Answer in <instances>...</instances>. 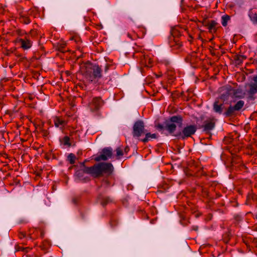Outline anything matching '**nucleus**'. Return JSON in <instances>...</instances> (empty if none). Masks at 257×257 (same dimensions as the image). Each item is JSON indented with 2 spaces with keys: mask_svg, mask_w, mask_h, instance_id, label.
Instances as JSON below:
<instances>
[{
  "mask_svg": "<svg viewBox=\"0 0 257 257\" xmlns=\"http://www.w3.org/2000/svg\"><path fill=\"white\" fill-rule=\"evenodd\" d=\"M215 121L212 119H207L204 121L202 125L203 131L206 133H209L210 131L213 130L215 126Z\"/></svg>",
  "mask_w": 257,
  "mask_h": 257,
  "instance_id": "nucleus-10",
  "label": "nucleus"
},
{
  "mask_svg": "<svg viewBox=\"0 0 257 257\" xmlns=\"http://www.w3.org/2000/svg\"><path fill=\"white\" fill-rule=\"evenodd\" d=\"M157 135L156 134H151V133H147L146 137L144 139L142 140V141L144 143L148 142L151 139H156Z\"/></svg>",
  "mask_w": 257,
  "mask_h": 257,
  "instance_id": "nucleus-15",
  "label": "nucleus"
},
{
  "mask_svg": "<svg viewBox=\"0 0 257 257\" xmlns=\"http://www.w3.org/2000/svg\"><path fill=\"white\" fill-rule=\"evenodd\" d=\"M244 102L243 100L238 101L234 105H230L223 113L226 117H231L236 115V112L238 111L243 107Z\"/></svg>",
  "mask_w": 257,
  "mask_h": 257,
  "instance_id": "nucleus-4",
  "label": "nucleus"
},
{
  "mask_svg": "<svg viewBox=\"0 0 257 257\" xmlns=\"http://www.w3.org/2000/svg\"><path fill=\"white\" fill-rule=\"evenodd\" d=\"M129 148L128 147H126L125 149H124V152L125 153H127V152H128L129 151Z\"/></svg>",
  "mask_w": 257,
  "mask_h": 257,
  "instance_id": "nucleus-36",
  "label": "nucleus"
},
{
  "mask_svg": "<svg viewBox=\"0 0 257 257\" xmlns=\"http://www.w3.org/2000/svg\"><path fill=\"white\" fill-rule=\"evenodd\" d=\"M256 230H257V227H256Z\"/></svg>",
  "mask_w": 257,
  "mask_h": 257,
  "instance_id": "nucleus-42",
  "label": "nucleus"
},
{
  "mask_svg": "<svg viewBox=\"0 0 257 257\" xmlns=\"http://www.w3.org/2000/svg\"><path fill=\"white\" fill-rule=\"evenodd\" d=\"M248 93L250 95H253L257 93V84L252 83L249 85Z\"/></svg>",
  "mask_w": 257,
  "mask_h": 257,
  "instance_id": "nucleus-16",
  "label": "nucleus"
},
{
  "mask_svg": "<svg viewBox=\"0 0 257 257\" xmlns=\"http://www.w3.org/2000/svg\"><path fill=\"white\" fill-rule=\"evenodd\" d=\"M116 156L118 158H119L120 156H122L123 155L122 150L120 147H118L116 149Z\"/></svg>",
  "mask_w": 257,
  "mask_h": 257,
  "instance_id": "nucleus-25",
  "label": "nucleus"
},
{
  "mask_svg": "<svg viewBox=\"0 0 257 257\" xmlns=\"http://www.w3.org/2000/svg\"><path fill=\"white\" fill-rule=\"evenodd\" d=\"M19 236L20 238H24L26 236V234L24 232H20L19 234Z\"/></svg>",
  "mask_w": 257,
  "mask_h": 257,
  "instance_id": "nucleus-31",
  "label": "nucleus"
},
{
  "mask_svg": "<svg viewBox=\"0 0 257 257\" xmlns=\"http://www.w3.org/2000/svg\"><path fill=\"white\" fill-rule=\"evenodd\" d=\"M145 134L144 123L142 120L136 121L133 126V136L134 138H138Z\"/></svg>",
  "mask_w": 257,
  "mask_h": 257,
  "instance_id": "nucleus-6",
  "label": "nucleus"
},
{
  "mask_svg": "<svg viewBox=\"0 0 257 257\" xmlns=\"http://www.w3.org/2000/svg\"><path fill=\"white\" fill-rule=\"evenodd\" d=\"M70 138L68 136H65L62 139V143L65 146H70Z\"/></svg>",
  "mask_w": 257,
  "mask_h": 257,
  "instance_id": "nucleus-23",
  "label": "nucleus"
},
{
  "mask_svg": "<svg viewBox=\"0 0 257 257\" xmlns=\"http://www.w3.org/2000/svg\"><path fill=\"white\" fill-rule=\"evenodd\" d=\"M28 247H26V248H24V247H21V246H17V247L16 248V249L19 251V250H22V251H26V252H27L28 251Z\"/></svg>",
  "mask_w": 257,
  "mask_h": 257,
  "instance_id": "nucleus-28",
  "label": "nucleus"
},
{
  "mask_svg": "<svg viewBox=\"0 0 257 257\" xmlns=\"http://www.w3.org/2000/svg\"><path fill=\"white\" fill-rule=\"evenodd\" d=\"M255 116H257V112H254V113H253L251 115V116H250V118L251 119H253V118H254V117H255Z\"/></svg>",
  "mask_w": 257,
  "mask_h": 257,
  "instance_id": "nucleus-33",
  "label": "nucleus"
},
{
  "mask_svg": "<svg viewBox=\"0 0 257 257\" xmlns=\"http://www.w3.org/2000/svg\"><path fill=\"white\" fill-rule=\"evenodd\" d=\"M193 229L194 230H198V227L197 226H194L193 228Z\"/></svg>",
  "mask_w": 257,
  "mask_h": 257,
  "instance_id": "nucleus-37",
  "label": "nucleus"
},
{
  "mask_svg": "<svg viewBox=\"0 0 257 257\" xmlns=\"http://www.w3.org/2000/svg\"><path fill=\"white\" fill-rule=\"evenodd\" d=\"M136 34H131L129 33H127V36L128 38H130L131 39L133 40L134 39V37L135 36Z\"/></svg>",
  "mask_w": 257,
  "mask_h": 257,
  "instance_id": "nucleus-30",
  "label": "nucleus"
},
{
  "mask_svg": "<svg viewBox=\"0 0 257 257\" xmlns=\"http://www.w3.org/2000/svg\"><path fill=\"white\" fill-rule=\"evenodd\" d=\"M253 81H254V83L257 84V75L254 76L253 78Z\"/></svg>",
  "mask_w": 257,
  "mask_h": 257,
  "instance_id": "nucleus-35",
  "label": "nucleus"
},
{
  "mask_svg": "<svg viewBox=\"0 0 257 257\" xmlns=\"http://www.w3.org/2000/svg\"><path fill=\"white\" fill-rule=\"evenodd\" d=\"M112 155V149L110 147L103 149L101 152L100 155L96 157L94 160L97 162L100 161H106L110 158Z\"/></svg>",
  "mask_w": 257,
  "mask_h": 257,
  "instance_id": "nucleus-7",
  "label": "nucleus"
},
{
  "mask_svg": "<svg viewBox=\"0 0 257 257\" xmlns=\"http://www.w3.org/2000/svg\"><path fill=\"white\" fill-rule=\"evenodd\" d=\"M217 23L215 21H211V23L208 25V28L209 30H211L215 28L217 25Z\"/></svg>",
  "mask_w": 257,
  "mask_h": 257,
  "instance_id": "nucleus-24",
  "label": "nucleus"
},
{
  "mask_svg": "<svg viewBox=\"0 0 257 257\" xmlns=\"http://www.w3.org/2000/svg\"><path fill=\"white\" fill-rule=\"evenodd\" d=\"M49 245V242L47 241H45L43 242V245L41 246L42 249L46 250Z\"/></svg>",
  "mask_w": 257,
  "mask_h": 257,
  "instance_id": "nucleus-26",
  "label": "nucleus"
},
{
  "mask_svg": "<svg viewBox=\"0 0 257 257\" xmlns=\"http://www.w3.org/2000/svg\"><path fill=\"white\" fill-rule=\"evenodd\" d=\"M67 160L70 164H74L75 163L76 156L74 154L71 153L68 155Z\"/></svg>",
  "mask_w": 257,
  "mask_h": 257,
  "instance_id": "nucleus-20",
  "label": "nucleus"
},
{
  "mask_svg": "<svg viewBox=\"0 0 257 257\" xmlns=\"http://www.w3.org/2000/svg\"><path fill=\"white\" fill-rule=\"evenodd\" d=\"M224 96H225V95H224V94H222V95H221V98H224Z\"/></svg>",
  "mask_w": 257,
  "mask_h": 257,
  "instance_id": "nucleus-38",
  "label": "nucleus"
},
{
  "mask_svg": "<svg viewBox=\"0 0 257 257\" xmlns=\"http://www.w3.org/2000/svg\"><path fill=\"white\" fill-rule=\"evenodd\" d=\"M84 179L85 180H88V179H86V178H84Z\"/></svg>",
  "mask_w": 257,
  "mask_h": 257,
  "instance_id": "nucleus-40",
  "label": "nucleus"
},
{
  "mask_svg": "<svg viewBox=\"0 0 257 257\" xmlns=\"http://www.w3.org/2000/svg\"><path fill=\"white\" fill-rule=\"evenodd\" d=\"M113 170V167L111 163H99L90 167H85L83 170L77 171L75 174L80 180H83L82 177L84 173L90 174L97 178L102 176L103 174L109 175Z\"/></svg>",
  "mask_w": 257,
  "mask_h": 257,
  "instance_id": "nucleus-1",
  "label": "nucleus"
},
{
  "mask_svg": "<svg viewBox=\"0 0 257 257\" xmlns=\"http://www.w3.org/2000/svg\"><path fill=\"white\" fill-rule=\"evenodd\" d=\"M255 218L257 219V215L255 216Z\"/></svg>",
  "mask_w": 257,
  "mask_h": 257,
  "instance_id": "nucleus-41",
  "label": "nucleus"
},
{
  "mask_svg": "<svg viewBox=\"0 0 257 257\" xmlns=\"http://www.w3.org/2000/svg\"><path fill=\"white\" fill-rule=\"evenodd\" d=\"M20 42L21 43V47L24 49H28L30 48L32 46L31 42L29 40H24L23 39H21L20 40Z\"/></svg>",
  "mask_w": 257,
  "mask_h": 257,
  "instance_id": "nucleus-13",
  "label": "nucleus"
},
{
  "mask_svg": "<svg viewBox=\"0 0 257 257\" xmlns=\"http://www.w3.org/2000/svg\"><path fill=\"white\" fill-rule=\"evenodd\" d=\"M224 109V106L223 103H218V101H215L213 104L214 111L219 114H221Z\"/></svg>",
  "mask_w": 257,
  "mask_h": 257,
  "instance_id": "nucleus-11",
  "label": "nucleus"
},
{
  "mask_svg": "<svg viewBox=\"0 0 257 257\" xmlns=\"http://www.w3.org/2000/svg\"><path fill=\"white\" fill-rule=\"evenodd\" d=\"M171 47H174V49H179L182 46L181 43L178 40H175L170 43Z\"/></svg>",
  "mask_w": 257,
  "mask_h": 257,
  "instance_id": "nucleus-18",
  "label": "nucleus"
},
{
  "mask_svg": "<svg viewBox=\"0 0 257 257\" xmlns=\"http://www.w3.org/2000/svg\"><path fill=\"white\" fill-rule=\"evenodd\" d=\"M54 124L56 127H59L60 126H64L65 124V122L59 117H56L54 119Z\"/></svg>",
  "mask_w": 257,
  "mask_h": 257,
  "instance_id": "nucleus-17",
  "label": "nucleus"
},
{
  "mask_svg": "<svg viewBox=\"0 0 257 257\" xmlns=\"http://www.w3.org/2000/svg\"><path fill=\"white\" fill-rule=\"evenodd\" d=\"M171 122H166L165 125V130L167 131L170 134H173L176 128V125L174 123H177L181 125L182 124L183 119L181 116H173L170 118Z\"/></svg>",
  "mask_w": 257,
  "mask_h": 257,
  "instance_id": "nucleus-3",
  "label": "nucleus"
},
{
  "mask_svg": "<svg viewBox=\"0 0 257 257\" xmlns=\"http://www.w3.org/2000/svg\"><path fill=\"white\" fill-rule=\"evenodd\" d=\"M103 101L100 97H96L92 99L89 103V106L91 111L98 110L103 104Z\"/></svg>",
  "mask_w": 257,
  "mask_h": 257,
  "instance_id": "nucleus-8",
  "label": "nucleus"
},
{
  "mask_svg": "<svg viewBox=\"0 0 257 257\" xmlns=\"http://www.w3.org/2000/svg\"><path fill=\"white\" fill-rule=\"evenodd\" d=\"M73 201L74 203H76V200L75 199H73Z\"/></svg>",
  "mask_w": 257,
  "mask_h": 257,
  "instance_id": "nucleus-39",
  "label": "nucleus"
},
{
  "mask_svg": "<svg viewBox=\"0 0 257 257\" xmlns=\"http://www.w3.org/2000/svg\"><path fill=\"white\" fill-rule=\"evenodd\" d=\"M110 66V65L106 64L104 68V72H107Z\"/></svg>",
  "mask_w": 257,
  "mask_h": 257,
  "instance_id": "nucleus-32",
  "label": "nucleus"
},
{
  "mask_svg": "<svg viewBox=\"0 0 257 257\" xmlns=\"http://www.w3.org/2000/svg\"><path fill=\"white\" fill-rule=\"evenodd\" d=\"M245 59L246 57L244 55H235L234 59L236 65H240Z\"/></svg>",
  "mask_w": 257,
  "mask_h": 257,
  "instance_id": "nucleus-14",
  "label": "nucleus"
},
{
  "mask_svg": "<svg viewBox=\"0 0 257 257\" xmlns=\"http://www.w3.org/2000/svg\"><path fill=\"white\" fill-rule=\"evenodd\" d=\"M20 20L21 22L25 24H28L30 23V20L29 19L28 17L21 15L20 17Z\"/></svg>",
  "mask_w": 257,
  "mask_h": 257,
  "instance_id": "nucleus-21",
  "label": "nucleus"
},
{
  "mask_svg": "<svg viewBox=\"0 0 257 257\" xmlns=\"http://www.w3.org/2000/svg\"><path fill=\"white\" fill-rule=\"evenodd\" d=\"M139 56L140 57V64L142 66L147 67H151L153 66V61L148 55H145L141 53Z\"/></svg>",
  "mask_w": 257,
  "mask_h": 257,
  "instance_id": "nucleus-9",
  "label": "nucleus"
},
{
  "mask_svg": "<svg viewBox=\"0 0 257 257\" xmlns=\"http://www.w3.org/2000/svg\"><path fill=\"white\" fill-rule=\"evenodd\" d=\"M197 130L196 126L194 125H187L183 128L182 132H179L175 135L176 137H180L183 140L190 137L194 135Z\"/></svg>",
  "mask_w": 257,
  "mask_h": 257,
  "instance_id": "nucleus-5",
  "label": "nucleus"
},
{
  "mask_svg": "<svg viewBox=\"0 0 257 257\" xmlns=\"http://www.w3.org/2000/svg\"><path fill=\"white\" fill-rule=\"evenodd\" d=\"M252 21L257 23V14H255L253 17Z\"/></svg>",
  "mask_w": 257,
  "mask_h": 257,
  "instance_id": "nucleus-34",
  "label": "nucleus"
},
{
  "mask_svg": "<svg viewBox=\"0 0 257 257\" xmlns=\"http://www.w3.org/2000/svg\"><path fill=\"white\" fill-rule=\"evenodd\" d=\"M98 199L99 200L101 204L103 206H105L106 204L112 201V200L110 197L107 196H103L101 195L98 196Z\"/></svg>",
  "mask_w": 257,
  "mask_h": 257,
  "instance_id": "nucleus-12",
  "label": "nucleus"
},
{
  "mask_svg": "<svg viewBox=\"0 0 257 257\" xmlns=\"http://www.w3.org/2000/svg\"><path fill=\"white\" fill-rule=\"evenodd\" d=\"M70 40H74L75 42L78 43V42L79 41V38L77 37H71L70 38Z\"/></svg>",
  "mask_w": 257,
  "mask_h": 257,
  "instance_id": "nucleus-29",
  "label": "nucleus"
},
{
  "mask_svg": "<svg viewBox=\"0 0 257 257\" xmlns=\"http://www.w3.org/2000/svg\"><path fill=\"white\" fill-rule=\"evenodd\" d=\"M230 20V17L228 15L223 16L222 17V25L223 26H226L227 22Z\"/></svg>",
  "mask_w": 257,
  "mask_h": 257,
  "instance_id": "nucleus-22",
  "label": "nucleus"
},
{
  "mask_svg": "<svg viewBox=\"0 0 257 257\" xmlns=\"http://www.w3.org/2000/svg\"><path fill=\"white\" fill-rule=\"evenodd\" d=\"M156 128L160 131H162V132L165 130V126H163V125L161 124H157L156 126Z\"/></svg>",
  "mask_w": 257,
  "mask_h": 257,
  "instance_id": "nucleus-27",
  "label": "nucleus"
},
{
  "mask_svg": "<svg viewBox=\"0 0 257 257\" xmlns=\"http://www.w3.org/2000/svg\"><path fill=\"white\" fill-rule=\"evenodd\" d=\"M84 75L89 81H95L101 77V69L96 65L86 66Z\"/></svg>",
  "mask_w": 257,
  "mask_h": 257,
  "instance_id": "nucleus-2",
  "label": "nucleus"
},
{
  "mask_svg": "<svg viewBox=\"0 0 257 257\" xmlns=\"http://www.w3.org/2000/svg\"><path fill=\"white\" fill-rule=\"evenodd\" d=\"M57 49L62 53H64L65 50L66 44L64 42L58 43L57 44Z\"/></svg>",
  "mask_w": 257,
  "mask_h": 257,
  "instance_id": "nucleus-19",
  "label": "nucleus"
}]
</instances>
